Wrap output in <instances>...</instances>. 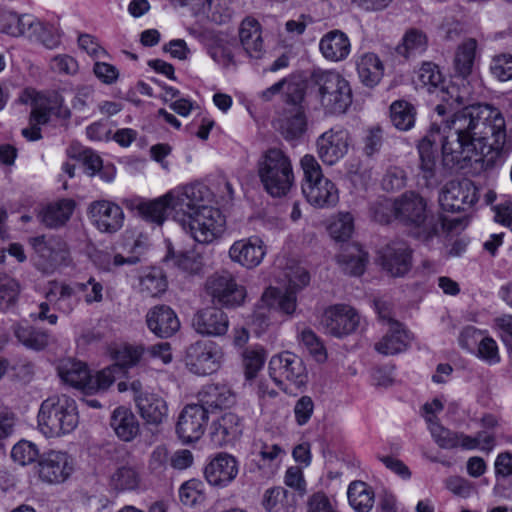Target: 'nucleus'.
Wrapping results in <instances>:
<instances>
[{
    "instance_id": "obj_1",
    "label": "nucleus",
    "mask_w": 512,
    "mask_h": 512,
    "mask_svg": "<svg viewBox=\"0 0 512 512\" xmlns=\"http://www.w3.org/2000/svg\"><path fill=\"white\" fill-rule=\"evenodd\" d=\"M477 43L468 39L458 46L454 57L455 75L450 81V88L457 87L454 98L457 105L462 106L450 118V130L457 135L456 141L450 147V160L463 168L467 162L479 161L489 136L496 142L505 139V119L502 113L488 104L464 105L470 95L471 74Z\"/></svg>"
},
{
    "instance_id": "obj_2",
    "label": "nucleus",
    "mask_w": 512,
    "mask_h": 512,
    "mask_svg": "<svg viewBox=\"0 0 512 512\" xmlns=\"http://www.w3.org/2000/svg\"><path fill=\"white\" fill-rule=\"evenodd\" d=\"M184 209L178 210V223L196 242L210 244L225 231V217L212 206L213 193L202 183L188 185Z\"/></svg>"
},
{
    "instance_id": "obj_3",
    "label": "nucleus",
    "mask_w": 512,
    "mask_h": 512,
    "mask_svg": "<svg viewBox=\"0 0 512 512\" xmlns=\"http://www.w3.org/2000/svg\"><path fill=\"white\" fill-rule=\"evenodd\" d=\"M79 424V413L73 398L61 394L44 400L38 412V427L46 437H61L73 432Z\"/></svg>"
},
{
    "instance_id": "obj_4",
    "label": "nucleus",
    "mask_w": 512,
    "mask_h": 512,
    "mask_svg": "<svg viewBox=\"0 0 512 512\" xmlns=\"http://www.w3.org/2000/svg\"><path fill=\"white\" fill-rule=\"evenodd\" d=\"M257 171L264 189L273 197L286 195L294 184L291 160L281 149L265 151L258 161Z\"/></svg>"
},
{
    "instance_id": "obj_5",
    "label": "nucleus",
    "mask_w": 512,
    "mask_h": 512,
    "mask_svg": "<svg viewBox=\"0 0 512 512\" xmlns=\"http://www.w3.org/2000/svg\"><path fill=\"white\" fill-rule=\"evenodd\" d=\"M438 122L434 119L427 136H425L418 144V153L421 160V171L427 187H436L440 182V172L436 168L435 151L438 144L442 146L443 151L446 146V130L448 128V120L445 119L446 106L438 104L435 108Z\"/></svg>"
},
{
    "instance_id": "obj_6",
    "label": "nucleus",
    "mask_w": 512,
    "mask_h": 512,
    "mask_svg": "<svg viewBox=\"0 0 512 512\" xmlns=\"http://www.w3.org/2000/svg\"><path fill=\"white\" fill-rule=\"evenodd\" d=\"M317 100L327 114H343L352 104V89L348 80L335 70L320 71L315 75Z\"/></svg>"
},
{
    "instance_id": "obj_7",
    "label": "nucleus",
    "mask_w": 512,
    "mask_h": 512,
    "mask_svg": "<svg viewBox=\"0 0 512 512\" xmlns=\"http://www.w3.org/2000/svg\"><path fill=\"white\" fill-rule=\"evenodd\" d=\"M31 101L32 111L30 116L31 126L22 129V135L28 141H37L41 139V130L39 125L45 124L50 114H56L62 117L69 116V110L63 105L64 100L58 93H52L49 96L27 90L24 94L23 101Z\"/></svg>"
},
{
    "instance_id": "obj_8",
    "label": "nucleus",
    "mask_w": 512,
    "mask_h": 512,
    "mask_svg": "<svg viewBox=\"0 0 512 512\" xmlns=\"http://www.w3.org/2000/svg\"><path fill=\"white\" fill-rule=\"evenodd\" d=\"M268 372L273 382L283 391H287L290 387L301 388L308 381L304 361L289 351L273 355L268 363Z\"/></svg>"
},
{
    "instance_id": "obj_9",
    "label": "nucleus",
    "mask_w": 512,
    "mask_h": 512,
    "mask_svg": "<svg viewBox=\"0 0 512 512\" xmlns=\"http://www.w3.org/2000/svg\"><path fill=\"white\" fill-rule=\"evenodd\" d=\"M186 193L188 185L178 186L152 201L139 202L136 209L142 218L158 225L167 219L169 213L178 223V210L184 209Z\"/></svg>"
},
{
    "instance_id": "obj_10",
    "label": "nucleus",
    "mask_w": 512,
    "mask_h": 512,
    "mask_svg": "<svg viewBox=\"0 0 512 512\" xmlns=\"http://www.w3.org/2000/svg\"><path fill=\"white\" fill-rule=\"evenodd\" d=\"M223 358V350L217 343L199 340L187 348L185 365L191 373L206 376L220 369Z\"/></svg>"
},
{
    "instance_id": "obj_11",
    "label": "nucleus",
    "mask_w": 512,
    "mask_h": 512,
    "mask_svg": "<svg viewBox=\"0 0 512 512\" xmlns=\"http://www.w3.org/2000/svg\"><path fill=\"white\" fill-rule=\"evenodd\" d=\"M135 408L141 419L151 426L163 424L169 415L167 401L160 394L143 390L141 381L133 380L130 384Z\"/></svg>"
},
{
    "instance_id": "obj_12",
    "label": "nucleus",
    "mask_w": 512,
    "mask_h": 512,
    "mask_svg": "<svg viewBox=\"0 0 512 512\" xmlns=\"http://www.w3.org/2000/svg\"><path fill=\"white\" fill-rule=\"evenodd\" d=\"M206 290L215 302L225 308L240 307L247 298L246 287L226 271L211 276L206 282Z\"/></svg>"
},
{
    "instance_id": "obj_13",
    "label": "nucleus",
    "mask_w": 512,
    "mask_h": 512,
    "mask_svg": "<svg viewBox=\"0 0 512 512\" xmlns=\"http://www.w3.org/2000/svg\"><path fill=\"white\" fill-rule=\"evenodd\" d=\"M376 312L388 327L386 334L375 344V349L383 355H395L403 352L409 343V336L402 324L392 318L390 304L375 301Z\"/></svg>"
},
{
    "instance_id": "obj_14",
    "label": "nucleus",
    "mask_w": 512,
    "mask_h": 512,
    "mask_svg": "<svg viewBox=\"0 0 512 512\" xmlns=\"http://www.w3.org/2000/svg\"><path fill=\"white\" fill-rule=\"evenodd\" d=\"M268 253V247L258 235L243 237L234 241L228 250V257L234 264L246 270L259 267Z\"/></svg>"
},
{
    "instance_id": "obj_15",
    "label": "nucleus",
    "mask_w": 512,
    "mask_h": 512,
    "mask_svg": "<svg viewBox=\"0 0 512 512\" xmlns=\"http://www.w3.org/2000/svg\"><path fill=\"white\" fill-rule=\"evenodd\" d=\"M350 145V133L342 127H333L323 132L316 141L318 157L328 166H333L343 159Z\"/></svg>"
},
{
    "instance_id": "obj_16",
    "label": "nucleus",
    "mask_w": 512,
    "mask_h": 512,
    "mask_svg": "<svg viewBox=\"0 0 512 512\" xmlns=\"http://www.w3.org/2000/svg\"><path fill=\"white\" fill-rule=\"evenodd\" d=\"M209 416L205 407L198 404L186 405L176 423V434L184 444L198 441L204 434Z\"/></svg>"
},
{
    "instance_id": "obj_17",
    "label": "nucleus",
    "mask_w": 512,
    "mask_h": 512,
    "mask_svg": "<svg viewBox=\"0 0 512 512\" xmlns=\"http://www.w3.org/2000/svg\"><path fill=\"white\" fill-rule=\"evenodd\" d=\"M88 216L99 232L107 234L119 231L125 219L123 209L118 204L105 199L93 201L88 207Z\"/></svg>"
},
{
    "instance_id": "obj_18",
    "label": "nucleus",
    "mask_w": 512,
    "mask_h": 512,
    "mask_svg": "<svg viewBox=\"0 0 512 512\" xmlns=\"http://www.w3.org/2000/svg\"><path fill=\"white\" fill-rule=\"evenodd\" d=\"M321 324L327 333L342 337L356 330L359 325V315L348 305L336 304L325 309Z\"/></svg>"
},
{
    "instance_id": "obj_19",
    "label": "nucleus",
    "mask_w": 512,
    "mask_h": 512,
    "mask_svg": "<svg viewBox=\"0 0 512 512\" xmlns=\"http://www.w3.org/2000/svg\"><path fill=\"white\" fill-rule=\"evenodd\" d=\"M73 470L74 460L64 451L50 450L39 461L40 478L48 483L64 482Z\"/></svg>"
},
{
    "instance_id": "obj_20",
    "label": "nucleus",
    "mask_w": 512,
    "mask_h": 512,
    "mask_svg": "<svg viewBox=\"0 0 512 512\" xmlns=\"http://www.w3.org/2000/svg\"><path fill=\"white\" fill-rule=\"evenodd\" d=\"M421 415L434 442L440 448L448 446V410L439 399H433L422 406Z\"/></svg>"
},
{
    "instance_id": "obj_21",
    "label": "nucleus",
    "mask_w": 512,
    "mask_h": 512,
    "mask_svg": "<svg viewBox=\"0 0 512 512\" xmlns=\"http://www.w3.org/2000/svg\"><path fill=\"white\" fill-rule=\"evenodd\" d=\"M192 327L199 335L221 337L228 332L229 318L220 308L207 307L195 313Z\"/></svg>"
},
{
    "instance_id": "obj_22",
    "label": "nucleus",
    "mask_w": 512,
    "mask_h": 512,
    "mask_svg": "<svg viewBox=\"0 0 512 512\" xmlns=\"http://www.w3.org/2000/svg\"><path fill=\"white\" fill-rule=\"evenodd\" d=\"M239 463L227 453H219L206 465L204 475L207 482L215 487L228 486L238 475Z\"/></svg>"
},
{
    "instance_id": "obj_23",
    "label": "nucleus",
    "mask_w": 512,
    "mask_h": 512,
    "mask_svg": "<svg viewBox=\"0 0 512 512\" xmlns=\"http://www.w3.org/2000/svg\"><path fill=\"white\" fill-rule=\"evenodd\" d=\"M30 243L39 256L48 261V264L42 267L45 272L53 271L69 259L67 244L60 238L38 236L32 238Z\"/></svg>"
},
{
    "instance_id": "obj_24",
    "label": "nucleus",
    "mask_w": 512,
    "mask_h": 512,
    "mask_svg": "<svg viewBox=\"0 0 512 512\" xmlns=\"http://www.w3.org/2000/svg\"><path fill=\"white\" fill-rule=\"evenodd\" d=\"M396 218L402 222L422 227L426 221V202L415 192H406L396 199Z\"/></svg>"
},
{
    "instance_id": "obj_25",
    "label": "nucleus",
    "mask_w": 512,
    "mask_h": 512,
    "mask_svg": "<svg viewBox=\"0 0 512 512\" xmlns=\"http://www.w3.org/2000/svg\"><path fill=\"white\" fill-rule=\"evenodd\" d=\"M146 324L150 332L159 338H169L180 329L177 314L166 305L151 308L146 314Z\"/></svg>"
},
{
    "instance_id": "obj_26",
    "label": "nucleus",
    "mask_w": 512,
    "mask_h": 512,
    "mask_svg": "<svg viewBox=\"0 0 512 512\" xmlns=\"http://www.w3.org/2000/svg\"><path fill=\"white\" fill-rule=\"evenodd\" d=\"M307 201L317 208H331L339 202V190L328 178L302 185Z\"/></svg>"
},
{
    "instance_id": "obj_27",
    "label": "nucleus",
    "mask_w": 512,
    "mask_h": 512,
    "mask_svg": "<svg viewBox=\"0 0 512 512\" xmlns=\"http://www.w3.org/2000/svg\"><path fill=\"white\" fill-rule=\"evenodd\" d=\"M238 35L241 46L248 57L254 59L263 57L265 48L262 27L256 19L245 18L240 24Z\"/></svg>"
},
{
    "instance_id": "obj_28",
    "label": "nucleus",
    "mask_w": 512,
    "mask_h": 512,
    "mask_svg": "<svg viewBox=\"0 0 512 512\" xmlns=\"http://www.w3.org/2000/svg\"><path fill=\"white\" fill-rule=\"evenodd\" d=\"M321 55L330 62H341L351 52V42L346 33L332 30L324 34L319 41Z\"/></svg>"
},
{
    "instance_id": "obj_29",
    "label": "nucleus",
    "mask_w": 512,
    "mask_h": 512,
    "mask_svg": "<svg viewBox=\"0 0 512 512\" xmlns=\"http://www.w3.org/2000/svg\"><path fill=\"white\" fill-rule=\"evenodd\" d=\"M110 427L123 442H132L140 434V423L130 408L116 407L110 416Z\"/></svg>"
},
{
    "instance_id": "obj_30",
    "label": "nucleus",
    "mask_w": 512,
    "mask_h": 512,
    "mask_svg": "<svg viewBox=\"0 0 512 512\" xmlns=\"http://www.w3.org/2000/svg\"><path fill=\"white\" fill-rule=\"evenodd\" d=\"M243 425L240 418L233 413H224L212 422L211 440L217 446H224L236 441L242 434Z\"/></svg>"
},
{
    "instance_id": "obj_31",
    "label": "nucleus",
    "mask_w": 512,
    "mask_h": 512,
    "mask_svg": "<svg viewBox=\"0 0 512 512\" xmlns=\"http://www.w3.org/2000/svg\"><path fill=\"white\" fill-rule=\"evenodd\" d=\"M381 264L392 276H402L411 265V253L405 243H392L381 253Z\"/></svg>"
},
{
    "instance_id": "obj_32",
    "label": "nucleus",
    "mask_w": 512,
    "mask_h": 512,
    "mask_svg": "<svg viewBox=\"0 0 512 512\" xmlns=\"http://www.w3.org/2000/svg\"><path fill=\"white\" fill-rule=\"evenodd\" d=\"M358 77L363 85L369 88L377 86L384 76L385 66L380 57L372 52L355 56Z\"/></svg>"
},
{
    "instance_id": "obj_33",
    "label": "nucleus",
    "mask_w": 512,
    "mask_h": 512,
    "mask_svg": "<svg viewBox=\"0 0 512 512\" xmlns=\"http://www.w3.org/2000/svg\"><path fill=\"white\" fill-rule=\"evenodd\" d=\"M260 302L268 311L279 312L286 316H292L297 308L296 294L287 288L282 291L275 287H268L263 292Z\"/></svg>"
},
{
    "instance_id": "obj_34",
    "label": "nucleus",
    "mask_w": 512,
    "mask_h": 512,
    "mask_svg": "<svg viewBox=\"0 0 512 512\" xmlns=\"http://www.w3.org/2000/svg\"><path fill=\"white\" fill-rule=\"evenodd\" d=\"M306 117L301 106L293 103V106L283 112L275 122V127L287 140L301 137L306 131Z\"/></svg>"
},
{
    "instance_id": "obj_35",
    "label": "nucleus",
    "mask_w": 512,
    "mask_h": 512,
    "mask_svg": "<svg viewBox=\"0 0 512 512\" xmlns=\"http://www.w3.org/2000/svg\"><path fill=\"white\" fill-rule=\"evenodd\" d=\"M76 203L69 198L58 199L46 205L39 212L40 221L47 227L57 228L68 222L74 213Z\"/></svg>"
},
{
    "instance_id": "obj_36",
    "label": "nucleus",
    "mask_w": 512,
    "mask_h": 512,
    "mask_svg": "<svg viewBox=\"0 0 512 512\" xmlns=\"http://www.w3.org/2000/svg\"><path fill=\"white\" fill-rule=\"evenodd\" d=\"M108 483L112 490L123 493L139 490L143 480L140 471L135 466L124 464L118 466L111 473Z\"/></svg>"
},
{
    "instance_id": "obj_37",
    "label": "nucleus",
    "mask_w": 512,
    "mask_h": 512,
    "mask_svg": "<svg viewBox=\"0 0 512 512\" xmlns=\"http://www.w3.org/2000/svg\"><path fill=\"white\" fill-rule=\"evenodd\" d=\"M57 370L64 383L86 393V383L89 380L90 371L85 363L70 358L63 359Z\"/></svg>"
},
{
    "instance_id": "obj_38",
    "label": "nucleus",
    "mask_w": 512,
    "mask_h": 512,
    "mask_svg": "<svg viewBox=\"0 0 512 512\" xmlns=\"http://www.w3.org/2000/svg\"><path fill=\"white\" fill-rule=\"evenodd\" d=\"M199 405L209 408L228 407L234 403L235 397L232 391L224 385H206L198 392Z\"/></svg>"
},
{
    "instance_id": "obj_39",
    "label": "nucleus",
    "mask_w": 512,
    "mask_h": 512,
    "mask_svg": "<svg viewBox=\"0 0 512 512\" xmlns=\"http://www.w3.org/2000/svg\"><path fill=\"white\" fill-rule=\"evenodd\" d=\"M368 262L367 253L356 243L349 244L337 256L341 269L351 275H361Z\"/></svg>"
},
{
    "instance_id": "obj_40",
    "label": "nucleus",
    "mask_w": 512,
    "mask_h": 512,
    "mask_svg": "<svg viewBox=\"0 0 512 512\" xmlns=\"http://www.w3.org/2000/svg\"><path fill=\"white\" fill-rule=\"evenodd\" d=\"M210 57L223 68H235L240 60V48L234 40L220 38L209 49Z\"/></svg>"
},
{
    "instance_id": "obj_41",
    "label": "nucleus",
    "mask_w": 512,
    "mask_h": 512,
    "mask_svg": "<svg viewBox=\"0 0 512 512\" xmlns=\"http://www.w3.org/2000/svg\"><path fill=\"white\" fill-rule=\"evenodd\" d=\"M347 498L355 512H370L374 506L375 493L367 483L353 481L348 486Z\"/></svg>"
},
{
    "instance_id": "obj_42",
    "label": "nucleus",
    "mask_w": 512,
    "mask_h": 512,
    "mask_svg": "<svg viewBox=\"0 0 512 512\" xmlns=\"http://www.w3.org/2000/svg\"><path fill=\"white\" fill-rule=\"evenodd\" d=\"M194 14L216 24H223L231 19L233 11L229 0H201L194 6Z\"/></svg>"
},
{
    "instance_id": "obj_43",
    "label": "nucleus",
    "mask_w": 512,
    "mask_h": 512,
    "mask_svg": "<svg viewBox=\"0 0 512 512\" xmlns=\"http://www.w3.org/2000/svg\"><path fill=\"white\" fill-rule=\"evenodd\" d=\"M73 288L65 283L51 282L46 292L47 301L54 306L56 310L69 314L75 307Z\"/></svg>"
},
{
    "instance_id": "obj_44",
    "label": "nucleus",
    "mask_w": 512,
    "mask_h": 512,
    "mask_svg": "<svg viewBox=\"0 0 512 512\" xmlns=\"http://www.w3.org/2000/svg\"><path fill=\"white\" fill-rule=\"evenodd\" d=\"M266 361V351L261 346H252L242 353V367L245 384L252 386V382L258 378Z\"/></svg>"
},
{
    "instance_id": "obj_45",
    "label": "nucleus",
    "mask_w": 512,
    "mask_h": 512,
    "mask_svg": "<svg viewBox=\"0 0 512 512\" xmlns=\"http://www.w3.org/2000/svg\"><path fill=\"white\" fill-rule=\"evenodd\" d=\"M294 505V496L283 487H272L263 493L262 506L266 512H291Z\"/></svg>"
},
{
    "instance_id": "obj_46",
    "label": "nucleus",
    "mask_w": 512,
    "mask_h": 512,
    "mask_svg": "<svg viewBox=\"0 0 512 512\" xmlns=\"http://www.w3.org/2000/svg\"><path fill=\"white\" fill-rule=\"evenodd\" d=\"M419 83L426 87L429 93H440L442 99H446L447 88L444 77L437 65L431 62H425L417 71Z\"/></svg>"
},
{
    "instance_id": "obj_47",
    "label": "nucleus",
    "mask_w": 512,
    "mask_h": 512,
    "mask_svg": "<svg viewBox=\"0 0 512 512\" xmlns=\"http://www.w3.org/2000/svg\"><path fill=\"white\" fill-rule=\"evenodd\" d=\"M33 18L29 14L18 15L13 11H4L0 14V31L15 37H27Z\"/></svg>"
},
{
    "instance_id": "obj_48",
    "label": "nucleus",
    "mask_w": 512,
    "mask_h": 512,
    "mask_svg": "<svg viewBox=\"0 0 512 512\" xmlns=\"http://www.w3.org/2000/svg\"><path fill=\"white\" fill-rule=\"evenodd\" d=\"M145 347L142 345L123 344L111 350L113 366H118V372L134 367L143 357Z\"/></svg>"
},
{
    "instance_id": "obj_49",
    "label": "nucleus",
    "mask_w": 512,
    "mask_h": 512,
    "mask_svg": "<svg viewBox=\"0 0 512 512\" xmlns=\"http://www.w3.org/2000/svg\"><path fill=\"white\" fill-rule=\"evenodd\" d=\"M427 44L426 34L422 30L411 28L404 33L396 50L399 55L408 58L422 54L426 50Z\"/></svg>"
},
{
    "instance_id": "obj_50",
    "label": "nucleus",
    "mask_w": 512,
    "mask_h": 512,
    "mask_svg": "<svg viewBox=\"0 0 512 512\" xmlns=\"http://www.w3.org/2000/svg\"><path fill=\"white\" fill-rule=\"evenodd\" d=\"M390 118L396 129L408 131L415 125V107L405 100L394 101L390 106Z\"/></svg>"
},
{
    "instance_id": "obj_51",
    "label": "nucleus",
    "mask_w": 512,
    "mask_h": 512,
    "mask_svg": "<svg viewBox=\"0 0 512 512\" xmlns=\"http://www.w3.org/2000/svg\"><path fill=\"white\" fill-rule=\"evenodd\" d=\"M27 37L40 41L49 49L57 48L61 42V33L56 25L44 23L35 18H33Z\"/></svg>"
},
{
    "instance_id": "obj_52",
    "label": "nucleus",
    "mask_w": 512,
    "mask_h": 512,
    "mask_svg": "<svg viewBox=\"0 0 512 512\" xmlns=\"http://www.w3.org/2000/svg\"><path fill=\"white\" fill-rule=\"evenodd\" d=\"M327 231L330 237L337 242L349 240L354 232V217L349 212H339L333 215L329 219Z\"/></svg>"
},
{
    "instance_id": "obj_53",
    "label": "nucleus",
    "mask_w": 512,
    "mask_h": 512,
    "mask_svg": "<svg viewBox=\"0 0 512 512\" xmlns=\"http://www.w3.org/2000/svg\"><path fill=\"white\" fill-rule=\"evenodd\" d=\"M14 333L19 342L32 350H43L50 342L48 332L37 330L30 326L17 325L14 329Z\"/></svg>"
},
{
    "instance_id": "obj_54",
    "label": "nucleus",
    "mask_w": 512,
    "mask_h": 512,
    "mask_svg": "<svg viewBox=\"0 0 512 512\" xmlns=\"http://www.w3.org/2000/svg\"><path fill=\"white\" fill-rule=\"evenodd\" d=\"M258 456L259 468L268 469L269 473L274 474L280 468L286 451L278 444L263 443Z\"/></svg>"
},
{
    "instance_id": "obj_55",
    "label": "nucleus",
    "mask_w": 512,
    "mask_h": 512,
    "mask_svg": "<svg viewBox=\"0 0 512 512\" xmlns=\"http://www.w3.org/2000/svg\"><path fill=\"white\" fill-rule=\"evenodd\" d=\"M118 374V366L113 365L105 367L95 374L90 373L86 383V393L94 394L106 391L115 382Z\"/></svg>"
},
{
    "instance_id": "obj_56",
    "label": "nucleus",
    "mask_w": 512,
    "mask_h": 512,
    "mask_svg": "<svg viewBox=\"0 0 512 512\" xmlns=\"http://www.w3.org/2000/svg\"><path fill=\"white\" fill-rule=\"evenodd\" d=\"M298 341L299 344L308 351V353L314 358L315 361L318 363H323L326 361V349L320 338L315 334L313 330L306 327L302 328L298 333Z\"/></svg>"
},
{
    "instance_id": "obj_57",
    "label": "nucleus",
    "mask_w": 512,
    "mask_h": 512,
    "mask_svg": "<svg viewBox=\"0 0 512 512\" xmlns=\"http://www.w3.org/2000/svg\"><path fill=\"white\" fill-rule=\"evenodd\" d=\"M179 498L188 507L202 504L205 500L204 484L197 479L186 481L179 488Z\"/></svg>"
},
{
    "instance_id": "obj_58",
    "label": "nucleus",
    "mask_w": 512,
    "mask_h": 512,
    "mask_svg": "<svg viewBox=\"0 0 512 512\" xmlns=\"http://www.w3.org/2000/svg\"><path fill=\"white\" fill-rule=\"evenodd\" d=\"M21 285L15 278L0 274V310L13 306L20 295Z\"/></svg>"
},
{
    "instance_id": "obj_59",
    "label": "nucleus",
    "mask_w": 512,
    "mask_h": 512,
    "mask_svg": "<svg viewBox=\"0 0 512 512\" xmlns=\"http://www.w3.org/2000/svg\"><path fill=\"white\" fill-rule=\"evenodd\" d=\"M92 261L98 269L105 272H110L124 264H136L139 259L135 256L124 257L121 254L111 255L107 252L101 251L92 256Z\"/></svg>"
},
{
    "instance_id": "obj_60",
    "label": "nucleus",
    "mask_w": 512,
    "mask_h": 512,
    "mask_svg": "<svg viewBox=\"0 0 512 512\" xmlns=\"http://www.w3.org/2000/svg\"><path fill=\"white\" fill-rule=\"evenodd\" d=\"M141 290L150 296H158L167 288V282L159 269H151L140 280Z\"/></svg>"
},
{
    "instance_id": "obj_61",
    "label": "nucleus",
    "mask_w": 512,
    "mask_h": 512,
    "mask_svg": "<svg viewBox=\"0 0 512 512\" xmlns=\"http://www.w3.org/2000/svg\"><path fill=\"white\" fill-rule=\"evenodd\" d=\"M165 260L167 263L178 267L189 274L199 273L202 269L201 259L194 254L185 253L175 255L174 253L169 252Z\"/></svg>"
},
{
    "instance_id": "obj_62",
    "label": "nucleus",
    "mask_w": 512,
    "mask_h": 512,
    "mask_svg": "<svg viewBox=\"0 0 512 512\" xmlns=\"http://www.w3.org/2000/svg\"><path fill=\"white\" fill-rule=\"evenodd\" d=\"M38 456L39 450L37 446L27 440L19 441L11 450L12 459L22 466L33 463Z\"/></svg>"
},
{
    "instance_id": "obj_63",
    "label": "nucleus",
    "mask_w": 512,
    "mask_h": 512,
    "mask_svg": "<svg viewBox=\"0 0 512 512\" xmlns=\"http://www.w3.org/2000/svg\"><path fill=\"white\" fill-rule=\"evenodd\" d=\"M285 277L287 279L286 288L295 294L305 288L310 282L308 271L298 264L288 267Z\"/></svg>"
},
{
    "instance_id": "obj_64",
    "label": "nucleus",
    "mask_w": 512,
    "mask_h": 512,
    "mask_svg": "<svg viewBox=\"0 0 512 512\" xmlns=\"http://www.w3.org/2000/svg\"><path fill=\"white\" fill-rule=\"evenodd\" d=\"M492 75L499 81H508L512 79V55L500 54L492 59L490 64Z\"/></svg>"
}]
</instances>
